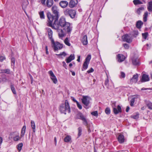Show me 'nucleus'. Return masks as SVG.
Instances as JSON below:
<instances>
[{"instance_id": "obj_60", "label": "nucleus", "mask_w": 152, "mask_h": 152, "mask_svg": "<svg viewBox=\"0 0 152 152\" xmlns=\"http://www.w3.org/2000/svg\"><path fill=\"white\" fill-rule=\"evenodd\" d=\"M80 56H78L77 57V61L78 62H80Z\"/></svg>"}, {"instance_id": "obj_12", "label": "nucleus", "mask_w": 152, "mask_h": 152, "mask_svg": "<svg viewBox=\"0 0 152 152\" xmlns=\"http://www.w3.org/2000/svg\"><path fill=\"white\" fill-rule=\"evenodd\" d=\"M47 31L48 34L49 39H50L51 42L54 40L53 38V32L51 29L49 28H47Z\"/></svg>"}, {"instance_id": "obj_44", "label": "nucleus", "mask_w": 152, "mask_h": 152, "mask_svg": "<svg viewBox=\"0 0 152 152\" xmlns=\"http://www.w3.org/2000/svg\"><path fill=\"white\" fill-rule=\"evenodd\" d=\"M56 55H58V56H63L64 57H65L66 56V54L65 52H63L60 53L59 54H56Z\"/></svg>"}, {"instance_id": "obj_8", "label": "nucleus", "mask_w": 152, "mask_h": 152, "mask_svg": "<svg viewBox=\"0 0 152 152\" xmlns=\"http://www.w3.org/2000/svg\"><path fill=\"white\" fill-rule=\"evenodd\" d=\"M91 98L87 96H83L81 99L82 103L86 106H88L90 103Z\"/></svg>"}, {"instance_id": "obj_39", "label": "nucleus", "mask_w": 152, "mask_h": 152, "mask_svg": "<svg viewBox=\"0 0 152 152\" xmlns=\"http://www.w3.org/2000/svg\"><path fill=\"white\" fill-rule=\"evenodd\" d=\"M147 106L149 109L152 110V103L151 102L148 103L147 104Z\"/></svg>"}, {"instance_id": "obj_28", "label": "nucleus", "mask_w": 152, "mask_h": 152, "mask_svg": "<svg viewBox=\"0 0 152 152\" xmlns=\"http://www.w3.org/2000/svg\"><path fill=\"white\" fill-rule=\"evenodd\" d=\"M71 140V136L69 135H67L65 138L64 141L65 142H68Z\"/></svg>"}, {"instance_id": "obj_50", "label": "nucleus", "mask_w": 152, "mask_h": 152, "mask_svg": "<svg viewBox=\"0 0 152 152\" xmlns=\"http://www.w3.org/2000/svg\"><path fill=\"white\" fill-rule=\"evenodd\" d=\"M123 45L125 49H128L129 48V46L128 44H124Z\"/></svg>"}, {"instance_id": "obj_47", "label": "nucleus", "mask_w": 152, "mask_h": 152, "mask_svg": "<svg viewBox=\"0 0 152 152\" xmlns=\"http://www.w3.org/2000/svg\"><path fill=\"white\" fill-rule=\"evenodd\" d=\"M109 80L107 77V78L105 80L104 83L105 85L107 86H108L109 85Z\"/></svg>"}, {"instance_id": "obj_16", "label": "nucleus", "mask_w": 152, "mask_h": 152, "mask_svg": "<svg viewBox=\"0 0 152 152\" xmlns=\"http://www.w3.org/2000/svg\"><path fill=\"white\" fill-rule=\"evenodd\" d=\"M12 72L11 71L10 69H0V74L4 73L9 75H10L12 74Z\"/></svg>"}, {"instance_id": "obj_31", "label": "nucleus", "mask_w": 152, "mask_h": 152, "mask_svg": "<svg viewBox=\"0 0 152 152\" xmlns=\"http://www.w3.org/2000/svg\"><path fill=\"white\" fill-rule=\"evenodd\" d=\"M40 17L41 19L45 18V16L44 14V12L43 11L40 12H39Z\"/></svg>"}, {"instance_id": "obj_36", "label": "nucleus", "mask_w": 152, "mask_h": 152, "mask_svg": "<svg viewBox=\"0 0 152 152\" xmlns=\"http://www.w3.org/2000/svg\"><path fill=\"white\" fill-rule=\"evenodd\" d=\"M105 113L107 115H109L110 113V110L109 107H107L105 110Z\"/></svg>"}, {"instance_id": "obj_18", "label": "nucleus", "mask_w": 152, "mask_h": 152, "mask_svg": "<svg viewBox=\"0 0 152 152\" xmlns=\"http://www.w3.org/2000/svg\"><path fill=\"white\" fill-rule=\"evenodd\" d=\"M75 57L74 54H71L66 59V62L68 63L71 62L72 60L75 59Z\"/></svg>"}, {"instance_id": "obj_62", "label": "nucleus", "mask_w": 152, "mask_h": 152, "mask_svg": "<svg viewBox=\"0 0 152 152\" xmlns=\"http://www.w3.org/2000/svg\"><path fill=\"white\" fill-rule=\"evenodd\" d=\"M72 74L73 76H75V72L74 71H71Z\"/></svg>"}, {"instance_id": "obj_7", "label": "nucleus", "mask_w": 152, "mask_h": 152, "mask_svg": "<svg viewBox=\"0 0 152 152\" xmlns=\"http://www.w3.org/2000/svg\"><path fill=\"white\" fill-rule=\"evenodd\" d=\"M51 42L52 45V47L55 51L57 50L58 49H61L63 47V45L60 44L58 42H55L53 40V42Z\"/></svg>"}, {"instance_id": "obj_9", "label": "nucleus", "mask_w": 152, "mask_h": 152, "mask_svg": "<svg viewBox=\"0 0 152 152\" xmlns=\"http://www.w3.org/2000/svg\"><path fill=\"white\" fill-rule=\"evenodd\" d=\"M122 38L123 41L127 43H130L132 41V38L128 34H125L123 36Z\"/></svg>"}, {"instance_id": "obj_45", "label": "nucleus", "mask_w": 152, "mask_h": 152, "mask_svg": "<svg viewBox=\"0 0 152 152\" xmlns=\"http://www.w3.org/2000/svg\"><path fill=\"white\" fill-rule=\"evenodd\" d=\"M11 65L12 66H14L15 63V59L13 57H12L11 59Z\"/></svg>"}, {"instance_id": "obj_46", "label": "nucleus", "mask_w": 152, "mask_h": 152, "mask_svg": "<svg viewBox=\"0 0 152 152\" xmlns=\"http://www.w3.org/2000/svg\"><path fill=\"white\" fill-rule=\"evenodd\" d=\"M91 114L95 116H97L98 115V112L97 111L93 112L91 113Z\"/></svg>"}, {"instance_id": "obj_4", "label": "nucleus", "mask_w": 152, "mask_h": 152, "mask_svg": "<svg viewBox=\"0 0 152 152\" xmlns=\"http://www.w3.org/2000/svg\"><path fill=\"white\" fill-rule=\"evenodd\" d=\"M64 13L66 16H69L71 18H75L76 14V11L75 10L67 9L64 11Z\"/></svg>"}, {"instance_id": "obj_29", "label": "nucleus", "mask_w": 152, "mask_h": 152, "mask_svg": "<svg viewBox=\"0 0 152 152\" xmlns=\"http://www.w3.org/2000/svg\"><path fill=\"white\" fill-rule=\"evenodd\" d=\"M64 42L65 44L69 46L71 45V44L69 43V40L68 38L66 37L64 40Z\"/></svg>"}, {"instance_id": "obj_56", "label": "nucleus", "mask_w": 152, "mask_h": 152, "mask_svg": "<svg viewBox=\"0 0 152 152\" xmlns=\"http://www.w3.org/2000/svg\"><path fill=\"white\" fill-rule=\"evenodd\" d=\"M63 66L66 69H67V66L64 61H63L62 62Z\"/></svg>"}, {"instance_id": "obj_34", "label": "nucleus", "mask_w": 152, "mask_h": 152, "mask_svg": "<svg viewBox=\"0 0 152 152\" xmlns=\"http://www.w3.org/2000/svg\"><path fill=\"white\" fill-rule=\"evenodd\" d=\"M133 2L134 4L136 5L142 4V2L139 0H134L133 1Z\"/></svg>"}, {"instance_id": "obj_17", "label": "nucleus", "mask_w": 152, "mask_h": 152, "mask_svg": "<svg viewBox=\"0 0 152 152\" xmlns=\"http://www.w3.org/2000/svg\"><path fill=\"white\" fill-rule=\"evenodd\" d=\"M77 0H71L69 3V6L70 8H73L77 3Z\"/></svg>"}, {"instance_id": "obj_33", "label": "nucleus", "mask_w": 152, "mask_h": 152, "mask_svg": "<svg viewBox=\"0 0 152 152\" xmlns=\"http://www.w3.org/2000/svg\"><path fill=\"white\" fill-rule=\"evenodd\" d=\"M148 16V12H145L143 15V20L144 22H146L147 20V18Z\"/></svg>"}, {"instance_id": "obj_24", "label": "nucleus", "mask_w": 152, "mask_h": 152, "mask_svg": "<svg viewBox=\"0 0 152 152\" xmlns=\"http://www.w3.org/2000/svg\"><path fill=\"white\" fill-rule=\"evenodd\" d=\"M26 129V126H23V128L22 129V130L21 132L20 136L21 137H23L24 136Z\"/></svg>"}, {"instance_id": "obj_58", "label": "nucleus", "mask_w": 152, "mask_h": 152, "mask_svg": "<svg viewBox=\"0 0 152 152\" xmlns=\"http://www.w3.org/2000/svg\"><path fill=\"white\" fill-rule=\"evenodd\" d=\"M45 50H46V54H48V46H45Z\"/></svg>"}, {"instance_id": "obj_23", "label": "nucleus", "mask_w": 152, "mask_h": 152, "mask_svg": "<svg viewBox=\"0 0 152 152\" xmlns=\"http://www.w3.org/2000/svg\"><path fill=\"white\" fill-rule=\"evenodd\" d=\"M133 64L135 65H137L139 64V59L137 58H134L132 59Z\"/></svg>"}, {"instance_id": "obj_21", "label": "nucleus", "mask_w": 152, "mask_h": 152, "mask_svg": "<svg viewBox=\"0 0 152 152\" xmlns=\"http://www.w3.org/2000/svg\"><path fill=\"white\" fill-rule=\"evenodd\" d=\"M68 4V3L66 1H61L59 3L60 6L63 8L66 7Z\"/></svg>"}, {"instance_id": "obj_20", "label": "nucleus", "mask_w": 152, "mask_h": 152, "mask_svg": "<svg viewBox=\"0 0 152 152\" xmlns=\"http://www.w3.org/2000/svg\"><path fill=\"white\" fill-rule=\"evenodd\" d=\"M118 142L120 143H123L125 139L124 136L122 134H120L118 136Z\"/></svg>"}, {"instance_id": "obj_14", "label": "nucleus", "mask_w": 152, "mask_h": 152, "mask_svg": "<svg viewBox=\"0 0 152 152\" xmlns=\"http://www.w3.org/2000/svg\"><path fill=\"white\" fill-rule=\"evenodd\" d=\"M138 78V75L136 74V75H133V77L131 79L130 82L131 84L135 83L137 81Z\"/></svg>"}, {"instance_id": "obj_41", "label": "nucleus", "mask_w": 152, "mask_h": 152, "mask_svg": "<svg viewBox=\"0 0 152 152\" xmlns=\"http://www.w3.org/2000/svg\"><path fill=\"white\" fill-rule=\"evenodd\" d=\"M78 136L79 137L82 134V128L81 127H80L78 128Z\"/></svg>"}, {"instance_id": "obj_30", "label": "nucleus", "mask_w": 152, "mask_h": 152, "mask_svg": "<svg viewBox=\"0 0 152 152\" xmlns=\"http://www.w3.org/2000/svg\"><path fill=\"white\" fill-rule=\"evenodd\" d=\"M148 9L149 11H152V1H150L149 3Z\"/></svg>"}, {"instance_id": "obj_11", "label": "nucleus", "mask_w": 152, "mask_h": 152, "mask_svg": "<svg viewBox=\"0 0 152 152\" xmlns=\"http://www.w3.org/2000/svg\"><path fill=\"white\" fill-rule=\"evenodd\" d=\"M48 73L49 74L50 77V78L53 83L55 84H56L58 82L53 72L52 71L50 70L48 72Z\"/></svg>"}, {"instance_id": "obj_51", "label": "nucleus", "mask_w": 152, "mask_h": 152, "mask_svg": "<svg viewBox=\"0 0 152 152\" xmlns=\"http://www.w3.org/2000/svg\"><path fill=\"white\" fill-rule=\"evenodd\" d=\"M2 81L4 82H10V80L8 79L6 77H4L2 78Z\"/></svg>"}, {"instance_id": "obj_40", "label": "nucleus", "mask_w": 152, "mask_h": 152, "mask_svg": "<svg viewBox=\"0 0 152 152\" xmlns=\"http://www.w3.org/2000/svg\"><path fill=\"white\" fill-rule=\"evenodd\" d=\"M125 77V74L123 72H121V75L120 76V77L121 78H124Z\"/></svg>"}, {"instance_id": "obj_48", "label": "nucleus", "mask_w": 152, "mask_h": 152, "mask_svg": "<svg viewBox=\"0 0 152 152\" xmlns=\"http://www.w3.org/2000/svg\"><path fill=\"white\" fill-rule=\"evenodd\" d=\"M135 100L134 99H132L131 100L130 105L131 106H132L133 105Z\"/></svg>"}, {"instance_id": "obj_57", "label": "nucleus", "mask_w": 152, "mask_h": 152, "mask_svg": "<svg viewBox=\"0 0 152 152\" xmlns=\"http://www.w3.org/2000/svg\"><path fill=\"white\" fill-rule=\"evenodd\" d=\"M46 0H41V3L44 5H46L45 1Z\"/></svg>"}, {"instance_id": "obj_52", "label": "nucleus", "mask_w": 152, "mask_h": 152, "mask_svg": "<svg viewBox=\"0 0 152 152\" xmlns=\"http://www.w3.org/2000/svg\"><path fill=\"white\" fill-rule=\"evenodd\" d=\"M76 104L78 107L79 108V109L81 110L82 109V106L78 102H77Z\"/></svg>"}, {"instance_id": "obj_22", "label": "nucleus", "mask_w": 152, "mask_h": 152, "mask_svg": "<svg viewBox=\"0 0 152 152\" xmlns=\"http://www.w3.org/2000/svg\"><path fill=\"white\" fill-rule=\"evenodd\" d=\"M53 0H47L46 2V6L49 8L53 4Z\"/></svg>"}, {"instance_id": "obj_1", "label": "nucleus", "mask_w": 152, "mask_h": 152, "mask_svg": "<svg viewBox=\"0 0 152 152\" xmlns=\"http://www.w3.org/2000/svg\"><path fill=\"white\" fill-rule=\"evenodd\" d=\"M58 19L57 18L55 19L53 23V22L49 21L48 25L56 30L59 38H62L65 34L62 28H63L69 34L71 33L72 28L70 26V23L66 22L65 19L64 18L61 17L58 20Z\"/></svg>"}, {"instance_id": "obj_61", "label": "nucleus", "mask_w": 152, "mask_h": 152, "mask_svg": "<svg viewBox=\"0 0 152 152\" xmlns=\"http://www.w3.org/2000/svg\"><path fill=\"white\" fill-rule=\"evenodd\" d=\"M129 106H127L126 107V112H128L129 111Z\"/></svg>"}, {"instance_id": "obj_19", "label": "nucleus", "mask_w": 152, "mask_h": 152, "mask_svg": "<svg viewBox=\"0 0 152 152\" xmlns=\"http://www.w3.org/2000/svg\"><path fill=\"white\" fill-rule=\"evenodd\" d=\"M81 42L83 45H86L88 44L87 37L86 35L84 36L81 39Z\"/></svg>"}, {"instance_id": "obj_26", "label": "nucleus", "mask_w": 152, "mask_h": 152, "mask_svg": "<svg viewBox=\"0 0 152 152\" xmlns=\"http://www.w3.org/2000/svg\"><path fill=\"white\" fill-rule=\"evenodd\" d=\"M143 23L141 21L139 20L138 21L136 24V26L137 28H141V26L142 25Z\"/></svg>"}, {"instance_id": "obj_32", "label": "nucleus", "mask_w": 152, "mask_h": 152, "mask_svg": "<svg viewBox=\"0 0 152 152\" xmlns=\"http://www.w3.org/2000/svg\"><path fill=\"white\" fill-rule=\"evenodd\" d=\"M23 146V144L22 143H20L19 144L17 145V148L18 149V150L19 151H20L22 148V147Z\"/></svg>"}, {"instance_id": "obj_64", "label": "nucleus", "mask_w": 152, "mask_h": 152, "mask_svg": "<svg viewBox=\"0 0 152 152\" xmlns=\"http://www.w3.org/2000/svg\"><path fill=\"white\" fill-rule=\"evenodd\" d=\"M148 89V88H141V90H147Z\"/></svg>"}, {"instance_id": "obj_25", "label": "nucleus", "mask_w": 152, "mask_h": 152, "mask_svg": "<svg viewBox=\"0 0 152 152\" xmlns=\"http://www.w3.org/2000/svg\"><path fill=\"white\" fill-rule=\"evenodd\" d=\"M31 128L33 130V132L34 133L35 132L36 129L34 121L32 120H31Z\"/></svg>"}, {"instance_id": "obj_53", "label": "nucleus", "mask_w": 152, "mask_h": 152, "mask_svg": "<svg viewBox=\"0 0 152 152\" xmlns=\"http://www.w3.org/2000/svg\"><path fill=\"white\" fill-rule=\"evenodd\" d=\"M5 59V58L4 56H0V61L1 62H2Z\"/></svg>"}, {"instance_id": "obj_43", "label": "nucleus", "mask_w": 152, "mask_h": 152, "mask_svg": "<svg viewBox=\"0 0 152 152\" xmlns=\"http://www.w3.org/2000/svg\"><path fill=\"white\" fill-rule=\"evenodd\" d=\"M133 36L134 37H136L138 34V32L137 31H135L133 32Z\"/></svg>"}, {"instance_id": "obj_6", "label": "nucleus", "mask_w": 152, "mask_h": 152, "mask_svg": "<svg viewBox=\"0 0 152 152\" xmlns=\"http://www.w3.org/2000/svg\"><path fill=\"white\" fill-rule=\"evenodd\" d=\"M91 58V55L90 54L88 55L86 57L83 64V68L82 69V71H84L87 69Z\"/></svg>"}, {"instance_id": "obj_55", "label": "nucleus", "mask_w": 152, "mask_h": 152, "mask_svg": "<svg viewBox=\"0 0 152 152\" xmlns=\"http://www.w3.org/2000/svg\"><path fill=\"white\" fill-rule=\"evenodd\" d=\"M94 71V69L92 68H91L90 69L87 71V72L88 73H90L93 72Z\"/></svg>"}, {"instance_id": "obj_37", "label": "nucleus", "mask_w": 152, "mask_h": 152, "mask_svg": "<svg viewBox=\"0 0 152 152\" xmlns=\"http://www.w3.org/2000/svg\"><path fill=\"white\" fill-rule=\"evenodd\" d=\"M20 138L19 137V135L15 136L13 137V140L15 141H17L20 139Z\"/></svg>"}, {"instance_id": "obj_15", "label": "nucleus", "mask_w": 152, "mask_h": 152, "mask_svg": "<svg viewBox=\"0 0 152 152\" xmlns=\"http://www.w3.org/2000/svg\"><path fill=\"white\" fill-rule=\"evenodd\" d=\"M118 61L119 62L124 61L125 59V57L122 54H118L117 56Z\"/></svg>"}, {"instance_id": "obj_35", "label": "nucleus", "mask_w": 152, "mask_h": 152, "mask_svg": "<svg viewBox=\"0 0 152 152\" xmlns=\"http://www.w3.org/2000/svg\"><path fill=\"white\" fill-rule=\"evenodd\" d=\"M11 89L12 91V92L14 94H16V91L15 89V88L14 86L13 85H11Z\"/></svg>"}, {"instance_id": "obj_5", "label": "nucleus", "mask_w": 152, "mask_h": 152, "mask_svg": "<svg viewBox=\"0 0 152 152\" xmlns=\"http://www.w3.org/2000/svg\"><path fill=\"white\" fill-rule=\"evenodd\" d=\"M116 102H112V106L113 109L114 113L115 115H117L119 113L122 112V110L121 107L119 105H118L116 108L115 105Z\"/></svg>"}, {"instance_id": "obj_38", "label": "nucleus", "mask_w": 152, "mask_h": 152, "mask_svg": "<svg viewBox=\"0 0 152 152\" xmlns=\"http://www.w3.org/2000/svg\"><path fill=\"white\" fill-rule=\"evenodd\" d=\"M142 35L143 38L146 39L148 36V32H145L144 33H142Z\"/></svg>"}, {"instance_id": "obj_63", "label": "nucleus", "mask_w": 152, "mask_h": 152, "mask_svg": "<svg viewBox=\"0 0 152 152\" xmlns=\"http://www.w3.org/2000/svg\"><path fill=\"white\" fill-rule=\"evenodd\" d=\"M72 100L73 101L75 102L76 103H77V102H78L75 98H73Z\"/></svg>"}, {"instance_id": "obj_13", "label": "nucleus", "mask_w": 152, "mask_h": 152, "mask_svg": "<svg viewBox=\"0 0 152 152\" xmlns=\"http://www.w3.org/2000/svg\"><path fill=\"white\" fill-rule=\"evenodd\" d=\"M149 80L148 75L145 74L142 75L140 80L142 82H144L148 81Z\"/></svg>"}, {"instance_id": "obj_54", "label": "nucleus", "mask_w": 152, "mask_h": 152, "mask_svg": "<svg viewBox=\"0 0 152 152\" xmlns=\"http://www.w3.org/2000/svg\"><path fill=\"white\" fill-rule=\"evenodd\" d=\"M140 97V96L138 95H135L133 96V98L132 99H135L139 98Z\"/></svg>"}, {"instance_id": "obj_49", "label": "nucleus", "mask_w": 152, "mask_h": 152, "mask_svg": "<svg viewBox=\"0 0 152 152\" xmlns=\"http://www.w3.org/2000/svg\"><path fill=\"white\" fill-rule=\"evenodd\" d=\"M85 126H87V128L88 129V131L89 132H91V130L90 129V126L89 125H88V123H87V125H85Z\"/></svg>"}, {"instance_id": "obj_10", "label": "nucleus", "mask_w": 152, "mask_h": 152, "mask_svg": "<svg viewBox=\"0 0 152 152\" xmlns=\"http://www.w3.org/2000/svg\"><path fill=\"white\" fill-rule=\"evenodd\" d=\"M77 117L78 119H81L83 121L84 125H87V120L82 113H78L77 115Z\"/></svg>"}, {"instance_id": "obj_59", "label": "nucleus", "mask_w": 152, "mask_h": 152, "mask_svg": "<svg viewBox=\"0 0 152 152\" xmlns=\"http://www.w3.org/2000/svg\"><path fill=\"white\" fill-rule=\"evenodd\" d=\"M3 141L2 138L1 137H0V146L1 145Z\"/></svg>"}, {"instance_id": "obj_42", "label": "nucleus", "mask_w": 152, "mask_h": 152, "mask_svg": "<svg viewBox=\"0 0 152 152\" xmlns=\"http://www.w3.org/2000/svg\"><path fill=\"white\" fill-rule=\"evenodd\" d=\"M131 117L134 119H137L139 118V114H137L135 115H133L131 116Z\"/></svg>"}, {"instance_id": "obj_3", "label": "nucleus", "mask_w": 152, "mask_h": 152, "mask_svg": "<svg viewBox=\"0 0 152 152\" xmlns=\"http://www.w3.org/2000/svg\"><path fill=\"white\" fill-rule=\"evenodd\" d=\"M59 111L62 113L66 115L67 113H69L71 112L70 106L67 100L65 101L64 103L61 104L59 106Z\"/></svg>"}, {"instance_id": "obj_27", "label": "nucleus", "mask_w": 152, "mask_h": 152, "mask_svg": "<svg viewBox=\"0 0 152 152\" xmlns=\"http://www.w3.org/2000/svg\"><path fill=\"white\" fill-rule=\"evenodd\" d=\"M144 10V7H142L137 9L136 12L138 14H140L141 12H142Z\"/></svg>"}, {"instance_id": "obj_2", "label": "nucleus", "mask_w": 152, "mask_h": 152, "mask_svg": "<svg viewBox=\"0 0 152 152\" xmlns=\"http://www.w3.org/2000/svg\"><path fill=\"white\" fill-rule=\"evenodd\" d=\"M52 10L55 15H52L50 13H48L47 16L48 19V22L49 21L53 22L55 19L58 18H59V10L57 7L55 5L53 6L52 7Z\"/></svg>"}]
</instances>
